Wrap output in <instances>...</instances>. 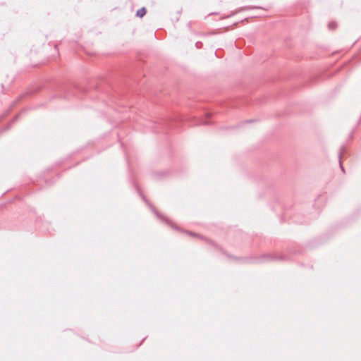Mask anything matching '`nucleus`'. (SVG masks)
I'll list each match as a JSON object with an SVG mask.
<instances>
[{
    "label": "nucleus",
    "instance_id": "f257e3e1",
    "mask_svg": "<svg viewBox=\"0 0 361 361\" xmlns=\"http://www.w3.org/2000/svg\"><path fill=\"white\" fill-rule=\"evenodd\" d=\"M145 13H146V9L145 8H142L137 11L136 16L137 17L142 18L145 15Z\"/></svg>",
    "mask_w": 361,
    "mask_h": 361
}]
</instances>
